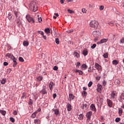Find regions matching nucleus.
<instances>
[{
    "label": "nucleus",
    "mask_w": 124,
    "mask_h": 124,
    "mask_svg": "<svg viewBox=\"0 0 124 124\" xmlns=\"http://www.w3.org/2000/svg\"><path fill=\"white\" fill-rule=\"evenodd\" d=\"M98 25H99L98 22L96 20H92L90 22V27L94 28V29H97V28H98Z\"/></svg>",
    "instance_id": "1"
},
{
    "label": "nucleus",
    "mask_w": 124,
    "mask_h": 124,
    "mask_svg": "<svg viewBox=\"0 0 124 124\" xmlns=\"http://www.w3.org/2000/svg\"><path fill=\"white\" fill-rule=\"evenodd\" d=\"M26 18L29 23H31V22H32V23H33L35 22V21H34L33 18L31 17V16H30V15H27L26 16Z\"/></svg>",
    "instance_id": "2"
},
{
    "label": "nucleus",
    "mask_w": 124,
    "mask_h": 124,
    "mask_svg": "<svg viewBox=\"0 0 124 124\" xmlns=\"http://www.w3.org/2000/svg\"><path fill=\"white\" fill-rule=\"evenodd\" d=\"M93 35L95 38H98L100 36V32L99 31H93Z\"/></svg>",
    "instance_id": "3"
},
{
    "label": "nucleus",
    "mask_w": 124,
    "mask_h": 124,
    "mask_svg": "<svg viewBox=\"0 0 124 124\" xmlns=\"http://www.w3.org/2000/svg\"><path fill=\"white\" fill-rule=\"evenodd\" d=\"M40 93L42 94H46L47 93V91H46V86H43V89L40 91Z\"/></svg>",
    "instance_id": "4"
},
{
    "label": "nucleus",
    "mask_w": 124,
    "mask_h": 124,
    "mask_svg": "<svg viewBox=\"0 0 124 124\" xmlns=\"http://www.w3.org/2000/svg\"><path fill=\"white\" fill-rule=\"evenodd\" d=\"M117 98V95L114 92H112L110 94V99H116Z\"/></svg>",
    "instance_id": "5"
},
{
    "label": "nucleus",
    "mask_w": 124,
    "mask_h": 124,
    "mask_svg": "<svg viewBox=\"0 0 124 124\" xmlns=\"http://www.w3.org/2000/svg\"><path fill=\"white\" fill-rule=\"evenodd\" d=\"M94 67H95V68H96V69L98 71H100V70H101V69H102V68L101 67L100 65H99L97 63H95L94 64Z\"/></svg>",
    "instance_id": "6"
},
{
    "label": "nucleus",
    "mask_w": 124,
    "mask_h": 124,
    "mask_svg": "<svg viewBox=\"0 0 124 124\" xmlns=\"http://www.w3.org/2000/svg\"><path fill=\"white\" fill-rule=\"evenodd\" d=\"M107 102L108 106L110 108H111V107H112V106H113V102H112L111 100L108 99H107Z\"/></svg>",
    "instance_id": "7"
},
{
    "label": "nucleus",
    "mask_w": 124,
    "mask_h": 124,
    "mask_svg": "<svg viewBox=\"0 0 124 124\" xmlns=\"http://www.w3.org/2000/svg\"><path fill=\"white\" fill-rule=\"evenodd\" d=\"M90 108L92 111H94V112H96V108H95V106L94 105V104H91L90 106Z\"/></svg>",
    "instance_id": "8"
},
{
    "label": "nucleus",
    "mask_w": 124,
    "mask_h": 124,
    "mask_svg": "<svg viewBox=\"0 0 124 124\" xmlns=\"http://www.w3.org/2000/svg\"><path fill=\"white\" fill-rule=\"evenodd\" d=\"M74 97H75V96H74L73 94L69 93L68 97L69 101H71V100H73V99H74Z\"/></svg>",
    "instance_id": "9"
},
{
    "label": "nucleus",
    "mask_w": 124,
    "mask_h": 124,
    "mask_svg": "<svg viewBox=\"0 0 124 124\" xmlns=\"http://www.w3.org/2000/svg\"><path fill=\"white\" fill-rule=\"evenodd\" d=\"M101 90H102V85H101V84H98L97 85V89L98 93H100V91H101Z\"/></svg>",
    "instance_id": "10"
},
{
    "label": "nucleus",
    "mask_w": 124,
    "mask_h": 124,
    "mask_svg": "<svg viewBox=\"0 0 124 124\" xmlns=\"http://www.w3.org/2000/svg\"><path fill=\"white\" fill-rule=\"evenodd\" d=\"M93 114V112L92 111H89L87 112L86 114V117L87 119H91V117H92V115Z\"/></svg>",
    "instance_id": "11"
},
{
    "label": "nucleus",
    "mask_w": 124,
    "mask_h": 124,
    "mask_svg": "<svg viewBox=\"0 0 124 124\" xmlns=\"http://www.w3.org/2000/svg\"><path fill=\"white\" fill-rule=\"evenodd\" d=\"M53 86H54V82H53V81H51L49 84V88L50 91H52V90H53Z\"/></svg>",
    "instance_id": "12"
},
{
    "label": "nucleus",
    "mask_w": 124,
    "mask_h": 124,
    "mask_svg": "<svg viewBox=\"0 0 124 124\" xmlns=\"http://www.w3.org/2000/svg\"><path fill=\"white\" fill-rule=\"evenodd\" d=\"M81 67L82 70H86V69L88 68V65H87L86 64H83L81 65Z\"/></svg>",
    "instance_id": "13"
},
{
    "label": "nucleus",
    "mask_w": 124,
    "mask_h": 124,
    "mask_svg": "<svg viewBox=\"0 0 124 124\" xmlns=\"http://www.w3.org/2000/svg\"><path fill=\"white\" fill-rule=\"evenodd\" d=\"M82 109H85L87 110L88 109V104L87 103H83L82 104Z\"/></svg>",
    "instance_id": "14"
},
{
    "label": "nucleus",
    "mask_w": 124,
    "mask_h": 124,
    "mask_svg": "<svg viewBox=\"0 0 124 124\" xmlns=\"http://www.w3.org/2000/svg\"><path fill=\"white\" fill-rule=\"evenodd\" d=\"M71 107H72L71 105L69 103H68L67 105V111H68L69 112L71 111Z\"/></svg>",
    "instance_id": "15"
},
{
    "label": "nucleus",
    "mask_w": 124,
    "mask_h": 124,
    "mask_svg": "<svg viewBox=\"0 0 124 124\" xmlns=\"http://www.w3.org/2000/svg\"><path fill=\"white\" fill-rule=\"evenodd\" d=\"M7 79L6 78H3L2 79L0 80V82L2 85H4L5 83H6Z\"/></svg>",
    "instance_id": "16"
},
{
    "label": "nucleus",
    "mask_w": 124,
    "mask_h": 124,
    "mask_svg": "<svg viewBox=\"0 0 124 124\" xmlns=\"http://www.w3.org/2000/svg\"><path fill=\"white\" fill-rule=\"evenodd\" d=\"M5 57H8L10 59H12L13 57H14V56L12 54H11V53H7L5 55Z\"/></svg>",
    "instance_id": "17"
},
{
    "label": "nucleus",
    "mask_w": 124,
    "mask_h": 124,
    "mask_svg": "<svg viewBox=\"0 0 124 124\" xmlns=\"http://www.w3.org/2000/svg\"><path fill=\"white\" fill-rule=\"evenodd\" d=\"M73 55L75 57H76V58H79L80 57V54L76 51L74 52Z\"/></svg>",
    "instance_id": "18"
},
{
    "label": "nucleus",
    "mask_w": 124,
    "mask_h": 124,
    "mask_svg": "<svg viewBox=\"0 0 124 124\" xmlns=\"http://www.w3.org/2000/svg\"><path fill=\"white\" fill-rule=\"evenodd\" d=\"M78 120H82L84 119V114H80L78 115Z\"/></svg>",
    "instance_id": "19"
},
{
    "label": "nucleus",
    "mask_w": 124,
    "mask_h": 124,
    "mask_svg": "<svg viewBox=\"0 0 124 124\" xmlns=\"http://www.w3.org/2000/svg\"><path fill=\"white\" fill-rule=\"evenodd\" d=\"M100 41H101V43L103 44V43H105L106 42H107L108 41V39L104 38L101 40Z\"/></svg>",
    "instance_id": "20"
},
{
    "label": "nucleus",
    "mask_w": 124,
    "mask_h": 124,
    "mask_svg": "<svg viewBox=\"0 0 124 124\" xmlns=\"http://www.w3.org/2000/svg\"><path fill=\"white\" fill-rule=\"evenodd\" d=\"M60 110L58 108H56L55 110H54V114L57 116H58Z\"/></svg>",
    "instance_id": "21"
},
{
    "label": "nucleus",
    "mask_w": 124,
    "mask_h": 124,
    "mask_svg": "<svg viewBox=\"0 0 124 124\" xmlns=\"http://www.w3.org/2000/svg\"><path fill=\"white\" fill-rule=\"evenodd\" d=\"M23 46H29V43L27 42V41H24L23 43Z\"/></svg>",
    "instance_id": "22"
},
{
    "label": "nucleus",
    "mask_w": 124,
    "mask_h": 124,
    "mask_svg": "<svg viewBox=\"0 0 124 124\" xmlns=\"http://www.w3.org/2000/svg\"><path fill=\"white\" fill-rule=\"evenodd\" d=\"M43 79V77H42V76H39L37 78L38 82H40L41 81H42Z\"/></svg>",
    "instance_id": "23"
},
{
    "label": "nucleus",
    "mask_w": 124,
    "mask_h": 124,
    "mask_svg": "<svg viewBox=\"0 0 124 124\" xmlns=\"http://www.w3.org/2000/svg\"><path fill=\"white\" fill-rule=\"evenodd\" d=\"M45 32H46V34H48V33H50V29H49V28L45 29Z\"/></svg>",
    "instance_id": "24"
},
{
    "label": "nucleus",
    "mask_w": 124,
    "mask_h": 124,
    "mask_svg": "<svg viewBox=\"0 0 124 124\" xmlns=\"http://www.w3.org/2000/svg\"><path fill=\"white\" fill-rule=\"evenodd\" d=\"M0 113L3 115V116H5V114H6V111L3 110H0Z\"/></svg>",
    "instance_id": "25"
},
{
    "label": "nucleus",
    "mask_w": 124,
    "mask_h": 124,
    "mask_svg": "<svg viewBox=\"0 0 124 124\" xmlns=\"http://www.w3.org/2000/svg\"><path fill=\"white\" fill-rule=\"evenodd\" d=\"M82 54L85 56H87L88 55V51L86 50H83Z\"/></svg>",
    "instance_id": "26"
},
{
    "label": "nucleus",
    "mask_w": 124,
    "mask_h": 124,
    "mask_svg": "<svg viewBox=\"0 0 124 124\" xmlns=\"http://www.w3.org/2000/svg\"><path fill=\"white\" fill-rule=\"evenodd\" d=\"M119 115L122 116V114H123V109L122 108H119Z\"/></svg>",
    "instance_id": "27"
},
{
    "label": "nucleus",
    "mask_w": 124,
    "mask_h": 124,
    "mask_svg": "<svg viewBox=\"0 0 124 124\" xmlns=\"http://www.w3.org/2000/svg\"><path fill=\"white\" fill-rule=\"evenodd\" d=\"M34 124H40V120L39 119H35L34 120Z\"/></svg>",
    "instance_id": "28"
},
{
    "label": "nucleus",
    "mask_w": 124,
    "mask_h": 124,
    "mask_svg": "<svg viewBox=\"0 0 124 124\" xmlns=\"http://www.w3.org/2000/svg\"><path fill=\"white\" fill-rule=\"evenodd\" d=\"M82 94L83 96H84V97H86V96H87V94H88V93H87V92H86L85 91H83L82 92Z\"/></svg>",
    "instance_id": "29"
},
{
    "label": "nucleus",
    "mask_w": 124,
    "mask_h": 124,
    "mask_svg": "<svg viewBox=\"0 0 124 124\" xmlns=\"http://www.w3.org/2000/svg\"><path fill=\"white\" fill-rule=\"evenodd\" d=\"M118 63H119V62L116 60H113L112 61V64H114V65H117V64H118Z\"/></svg>",
    "instance_id": "30"
},
{
    "label": "nucleus",
    "mask_w": 124,
    "mask_h": 124,
    "mask_svg": "<svg viewBox=\"0 0 124 124\" xmlns=\"http://www.w3.org/2000/svg\"><path fill=\"white\" fill-rule=\"evenodd\" d=\"M32 7H33V12H35V11H36V10H37V7H36L34 5H33Z\"/></svg>",
    "instance_id": "31"
},
{
    "label": "nucleus",
    "mask_w": 124,
    "mask_h": 124,
    "mask_svg": "<svg viewBox=\"0 0 124 124\" xmlns=\"http://www.w3.org/2000/svg\"><path fill=\"white\" fill-rule=\"evenodd\" d=\"M15 15L16 17V18H18V16L19 15V13L17 12L16 11H14Z\"/></svg>",
    "instance_id": "32"
},
{
    "label": "nucleus",
    "mask_w": 124,
    "mask_h": 124,
    "mask_svg": "<svg viewBox=\"0 0 124 124\" xmlns=\"http://www.w3.org/2000/svg\"><path fill=\"white\" fill-rule=\"evenodd\" d=\"M27 95H26V93H22V96L21 97V99H24V98H26Z\"/></svg>",
    "instance_id": "33"
},
{
    "label": "nucleus",
    "mask_w": 124,
    "mask_h": 124,
    "mask_svg": "<svg viewBox=\"0 0 124 124\" xmlns=\"http://www.w3.org/2000/svg\"><path fill=\"white\" fill-rule=\"evenodd\" d=\"M11 60H12V61L14 62H16L17 59L15 58V57L13 56Z\"/></svg>",
    "instance_id": "34"
},
{
    "label": "nucleus",
    "mask_w": 124,
    "mask_h": 124,
    "mask_svg": "<svg viewBox=\"0 0 124 124\" xmlns=\"http://www.w3.org/2000/svg\"><path fill=\"white\" fill-rule=\"evenodd\" d=\"M18 60L19 62H24V59L22 57H19Z\"/></svg>",
    "instance_id": "35"
},
{
    "label": "nucleus",
    "mask_w": 124,
    "mask_h": 124,
    "mask_svg": "<svg viewBox=\"0 0 124 124\" xmlns=\"http://www.w3.org/2000/svg\"><path fill=\"white\" fill-rule=\"evenodd\" d=\"M55 43L56 44H60V40L59 38H57L55 39Z\"/></svg>",
    "instance_id": "36"
},
{
    "label": "nucleus",
    "mask_w": 124,
    "mask_h": 124,
    "mask_svg": "<svg viewBox=\"0 0 124 124\" xmlns=\"http://www.w3.org/2000/svg\"><path fill=\"white\" fill-rule=\"evenodd\" d=\"M33 103V101L31 100V99H30V101H29V105H31Z\"/></svg>",
    "instance_id": "37"
},
{
    "label": "nucleus",
    "mask_w": 124,
    "mask_h": 124,
    "mask_svg": "<svg viewBox=\"0 0 124 124\" xmlns=\"http://www.w3.org/2000/svg\"><path fill=\"white\" fill-rule=\"evenodd\" d=\"M37 32L39 34H41V35H43V34H44V32H43V31H37Z\"/></svg>",
    "instance_id": "38"
},
{
    "label": "nucleus",
    "mask_w": 124,
    "mask_h": 124,
    "mask_svg": "<svg viewBox=\"0 0 124 124\" xmlns=\"http://www.w3.org/2000/svg\"><path fill=\"white\" fill-rule=\"evenodd\" d=\"M10 121L12 122V123H15V119L13 118V117H11L10 118Z\"/></svg>",
    "instance_id": "39"
},
{
    "label": "nucleus",
    "mask_w": 124,
    "mask_h": 124,
    "mask_svg": "<svg viewBox=\"0 0 124 124\" xmlns=\"http://www.w3.org/2000/svg\"><path fill=\"white\" fill-rule=\"evenodd\" d=\"M103 56L104 57V58L105 59H107V58H108V53L104 54V55H103Z\"/></svg>",
    "instance_id": "40"
},
{
    "label": "nucleus",
    "mask_w": 124,
    "mask_h": 124,
    "mask_svg": "<svg viewBox=\"0 0 124 124\" xmlns=\"http://www.w3.org/2000/svg\"><path fill=\"white\" fill-rule=\"evenodd\" d=\"M120 121H121V118L118 117V118H116L115 119V122L116 123H119V122H120Z\"/></svg>",
    "instance_id": "41"
},
{
    "label": "nucleus",
    "mask_w": 124,
    "mask_h": 124,
    "mask_svg": "<svg viewBox=\"0 0 124 124\" xmlns=\"http://www.w3.org/2000/svg\"><path fill=\"white\" fill-rule=\"evenodd\" d=\"M66 32H67V33H71V32H73V30L71 29L70 30H68L66 31Z\"/></svg>",
    "instance_id": "42"
},
{
    "label": "nucleus",
    "mask_w": 124,
    "mask_h": 124,
    "mask_svg": "<svg viewBox=\"0 0 124 124\" xmlns=\"http://www.w3.org/2000/svg\"><path fill=\"white\" fill-rule=\"evenodd\" d=\"M36 117V114L33 113L31 115V118H32L33 119H34Z\"/></svg>",
    "instance_id": "43"
},
{
    "label": "nucleus",
    "mask_w": 124,
    "mask_h": 124,
    "mask_svg": "<svg viewBox=\"0 0 124 124\" xmlns=\"http://www.w3.org/2000/svg\"><path fill=\"white\" fill-rule=\"evenodd\" d=\"M92 85H93V81H90L88 84V87L91 88V87H92Z\"/></svg>",
    "instance_id": "44"
},
{
    "label": "nucleus",
    "mask_w": 124,
    "mask_h": 124,
    "mask_svg": "<svg viewBox=\"0 0 124 124\" xmlns=\"http://www.w3.org/2000/svg\"><path fill=\"white\" fill-rule=\"evenodd\" d=\"M95 47H96V44H93L92 45V46H91V48L94 49V48H95Z\"/></svg>",
    "instance_id": "45"
},
{
    "label": "nucleus",
    "mask_w": 124,
    "mask_h": 124,
    "mask_svg": "<svg viewBox=\"0 0 124 124\" xmlns=\"http://www.w3.org/2000/svg\"><path fill=\"white\" fill-rule=\"evenodd\" d=\"M120 43H122V44H124V38H122L120 40Z\"/></svg>",
    "instance_id": "46"
},
{
    "label": "nucleus",
    "mask_w": 124,
    "mask_h": 124,
    "mask_svg": "<svg viewBox=\"0 0 124 124\" xmlns=\"http://www.w3.org/2000/svg\"><path fill=\"white\" fill-rule=\"evenodd\" d=\"M68 12H69V13H71V14L74 13V11H73L70 9H68Z\"/></svg>",
    "instance_id": "47"
},
{
    "label": "nucleus",
    "mask_w": 124,
    "mask_h": 124,
    "mask_svg": "<svg viewBox=\"0 0 124 124\" xmlns=\"http://www.w3.org/2000/svg\"><path fill=\"white\" fill-rule=\"evenodd\" d=\"M16 23L17 24V25L18 26H20V25H21V20H18L17 21H16Z\"/></svg>",
    "instance_id": "48"
},
{
    "label": "nucleus",
    "mask_w": 124,
    "mask_h": 124,
    "mask_svg": "<svg viewBox=\"0 0 124 124\" xmlns=\"http://www.w3.org/2000/svg\"><path fill=\"white\" fill-rule=\"evenodd\" d=\"M3 65L4 66H7V65H8V62H3Z\"/></svg>",
    "instance_id": "49"
},
{
    "label": "nucleus",
    "mask_w": 124,
    "mask_h": 124,
    "mask_svg": "<svg viewBox=\"0 0 124 124\" xmlns=\"http://www.w3.org/2000/svg\"><path fill=\"white\" fill-rule=\"evenodd\" d=\"M104 9V6L101 5L100 6V10H103Z\"/></svg>",
    "instance_id": "50"
},
{
    "label": "nucleus",
    "mask_w": 124,
    "mask_h": 124,
    "mask_svg": "<svg viewBox=\"0 0 124 124\" xmlns=\"http://www.w3.org/2000/svg\"><path fill=\"white\" fill-rule=\"evenodd\" d=\"M81 66V63L80 62H77L76 67H78V66Z\"/></svg>",
    "instance_id": "51"
},
{
    "label": "nucleus",
    "mask_w": 124,
    "mask_h": 124,
    "mask_svg": "<svg viewBox=\"0 0 124 124\" xmlns=\"http://www.w3.org/2000/svg\"><path fill=\"white\" fill-rule=\"evenodd\" d=\"M38 22H39V23H41V22H42V18L40 17L38 18Z\"/></svg>",
    "instance_id": "52"
},
{
    "label": "nucleus",
    "mask_w": 124,
    "mask_h": 124,
    "mask_svg": "<svg viewBox=\"0 0 124 124\" xmlns=\"http://www.w3.org/2000/svg\"><path fill=\"white\" fill-rule=\"evenodd\" d=\"M86 11H87V10H86V9H85V8H83L82 9V12L83 13H86Z\"/></svg>",
    "instance_id": "53"
},
{
    "label": "nucleus",
    "mask_w": 124,
    "mask_h": 124,
    "mask_svg": "<svg viewBox=\"0 0 124 124\" xmlns=\"http://www.w3.org/2000/svg\"><path fill=\"white\" fill-rule=\"evenodd\" d=\"M58 66H55L53 67V70L57 71V70H58Z\"/></svg>",
    "instance_id": "54"
},
{
    "label": "nucleus",
    "mask_w": 124,
    "mask_h": 124,
    "mask_svg": "<svg viewBox=\"0 0 124 124\" xmlns=\"http://www.w3.org/2000/svg\"><path fill=\"white\" fill-rule=\"evenodd\" d=\"M107 83V82H106V81L103 80V86H106Z\"/></svg>",
    "instance_id": "55"
},
{
    "label": "nucleus",
    "mask_w": 124,
    "mask_h": 124,
    "mask_svg": "<svg viewBox=\"0 0 124 124\" xmlns=\"http://www.w3.org/2000/svg\"><path fill=\"white\" fill-rule=\"evenodd\" d=\"M78 73L79 75H83V72L80 70L78 71Z\"/></svg>",
    "instance_id": "56"
},
{
    "label": "nucleus",
    "mask_w": 124,
    "mask_h": 124,
    "mask_svg": "<svg viewBox=\"0 0 124 124\" xmlns=\"http://www.w3.org/2000/svg\"><path fill=\"white\" fill-rule=\"evenodd\" d=\"M16 65H17V62H14L13 65V67H16Z\"/></svg>",
    "instance_id": "57"
},
{
    "label": "nucleus",
    "mask_w": 124,
    "mask_h": 124,
    "mask_svg": "<svg viewBox=\"0 0 124 124\" xmlns=\"http://www.w3.org/2000/svg\"><path fill=\"white\" fill-rule=\"evenodd\" d=\"M88 72H92V67H90L88 68Z\"/></svg>",
    "instance_id": "58"
},
{
    "label": "nucleus",
    "mask_w": 124,
    "mask_h": 124,
    "mask_svg": "<svg viewBox=\"0 0 124 124\" xmlns=\"http://www.w3.org/2000/svg\"><path fill=\"white\" fill-rule=\"evenodd\" d=\"M7 72L10 73L11 72V69L9 68L7 70Z\"/></svg>",
    "instance_id": "59"
},
{
    "label": "nucleus",
    "mask_w": 124,
    "mask_h": 124,
    "mask_svg": "<svg viewBox=\"0 0 124 124\" xmlns=\"http://www.w3.org/2000/svg\"><path fill=\"white\" fill-rule=\"evenodd\" d=\"M13 114H14V115H17V111L14 110V112H13Z\"/></svg>",
    "instance_id": "60"
},
{
    "label": "nucleus",
    "mask_w": 124,
    "mask_h": 124,
    "mask_svg": "<svg viewBox=\"0 0 124 124\" xmlns=\"http://www.w3.org/2000/svg\"><path fill=\"white\" fill-rule=\"evenodd\" d=\"M53 98H56V97H57V94H56V93L53 94Z\"/></svg>",
    "instance_id": "61"
},
{
    "label": "nucleus",
    "mask_w": 124,
    "mask_h": 124,
    "mask_svg": "<svg viewBox=\"0 0 124 124\" xmlns=\"http://www.w3.org/2000/svg\"><path fill=\"white\" fill-rule=\"evenodd\" d=\"M43 35V38L46 40V39H47V37H46V36L44 35V34L42 35Z\"/></svg>",
    "instance_id": "62"
},
{
    "label": "nucleus",
    "mask_w": 124,
    "mask_h": 124,
    "mask_svg": "<svg viewBox=\"0 0 124 124\" xmlns=\"http://www.w3.org/2000/svg\"><path fill=\"white\" fill-rule=\"evenodd\" d=\"M79 70H78V69L74 70V72H75V73H78L79 72Z\"/></svg>",
    "instance_id": "63"
},
{
    "label": "nucleus",
    "mask_w": 124,
    "mask_h": 124,
    "mask_svg": "<svg viewBox=\"0 0 124 124\" xmlns=\"http://www.w3.org/2000/svg\"><path fill=\"white\" fill-rule=\"evenodd\" d=\"M115 82H117L116 83H117V85H120V80H117L116 81H115Z\"/></svg>",
    "instance_id": "64"
}]
</instances>
